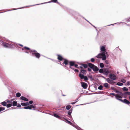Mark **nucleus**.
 Returning a JSON list of instances; mask_svg holds the SVG:
<instances>
[{"instance_id":"nucleus-1","label":"nucleus","mask_w":130,"mask_h":130,"mask_svg":"<svg viewBox=\"0 0 130 130\" xmlns=\"http://www.w3.org/2000/svg\"><path fill=\"white\" fill-rule=\"evenodd\" d=\"M87 71L84 69H81L79 75V76L81 79H84V81L85 82H87L88 80L87 76H85L84 75L86 74Z\"/></svg>"},{"instance_id":"nucleus-2","label":"nucleus","mask_w":130,"mask_h":130,"mask_svg":"<svg viewBox=\"0 0 130 130\" xmlns=\"http://www.w3.org/2000/svg\"><path fill=\"white\" fill-rule=\"evenodd\" d=\"M105 51L101 53H99L95 57L98 58H102L103 60H105L106 58V55H108V53Z\"/></svg>"},{"instance_id":"nucleus-3","label":"nucleus","mask_w":130,"mask_h":130,"mask_svg":"<svg viewBox=\"0 0 130 130\" xmlns=\"http://www.w3.org/2000/svg\"><path fill=\"white\" fill-rule=\"evenodd\" d=\"M32 56L35 57L39 59L40 57V54L37 52L32 53H31Z\"/></svg>"},{"instance_id":"nucleus-4","label":"nucleus","mask_w":130,"mask_h":130,"mask_svg":"<svg viewBox=\"0 0 130 130\" xmlns=\"http://www.w3.org/2000/svg\"><path fill=\"white\" fill-rule=\"evenodd\" d=\"M3 45L4 47L6 48H12L13 47L12 44H11L6 42L3 43Z\"/></svg>"},{"instance_id":"nucleus-5","label":"nucleus","mask_w":130,"mask_h":130,"mask_svg":"<svg viewBox=\"0 0 130 130\" xmlns=\"http://www.w3.org/2000/svg\"><path fill=\"white\" fill-rule=\"evenodd\" d=\"M32 108H33L34 109L35 108V106L30 105H29V106H27L24 107V108L25 109H31Z\"/></svg>"},{"instance_id":"nucleus-6","label":"nucleus","mask_w":130,"mask_h":130,"mask_svg":"<svg viewBox=\"0 0 130 130\" xmlns=\"http://www.w3.org/2000/svg\"><path fill=\"white\" fill-rule=\"evenodd\" d=\"M57 2V0H51V1L47 2L44 3H41V4H35V5H30V6H32L39 5V4H45V3H51V2L56 3Z\"/></svg>"},{"instance_id":"nucleus-7","label":"nucleus","mask_w":130,"mask_h":130,"mask_svg":"<svg viewBox=\"0 0 130 130\" xmlns=\"http://www.w3.org/2000/svg\"><path fill=\"white\" fill-rule=\"evenodd\" d=\"M109 78L113 80H115L116 78V76L112 73H110L109 75Z\"/></svg>"},{"instance_id":"nucleus-8","label":"nucleus","mask_w":130,"mask_h":130,"mask_svg":"<svg viewBox=\"0 0 130 130\" xmlns=\"http://www.w3.org/2000/svg\"><path fill=\"white\" fill-rule=\"evenodd\" d=\"M82 87L84 89H86L87 87V84L85 83L81 82V83Z\"/></svg>"},{"instance_id":"nucleus-9","label":"nucleus","mask_w":130,"mask_h":130,"mask_svg":"<svg viewBox=\"0 0 130 130\" xmlns=\"http://www.w3.org/2000/svg\"><path fill=\"white\" fill-rule=\"evenodd\" d=\"M106 80L107 82L109 84H114L115 83V82H113V80L110 79L109 78H106Z\"/></svg>"},{"instance_id":"nucleus-10","label":"nucleus","mask_w":130,"mask_h":130,"mask_svg":"<svg viewBox=\"0 0 130 130\" xmlns=\"http://www.w3.org/2000/svg\"><path fill=\"white\" fill-rule=\"evenodd\" d=\"M92 69L94 72H97L99 70V69L95 65H94Z\"/></svg>"},{"instance_id":"nucleus-11","label":"nucleus","mask_w":130,"mask_h":130,"mask_svg":"<svg viewBox=\"0 0 130 130\" xmlns=\"http://www.w3.org/2000/svg\"><path fill=\"white\" fill-rule=\"evenodd\" d=\"M87 76L88 77V78H89L90 79V81H92L93 80H94V79L92 77V76L91 75H87Z\"/></svg>"},{"instance_id":"nucleus-12","label":"nucleus","mask_w":130,"mask_h":130,"mask_svg":"<svg viewBox=\"0 0 130 130\" xmlns=\"http://www.w3.org/2000/svg\"><path fill=\"white\" fill-rule=\"evenodd\" d=\"M124 103L129 105L130 103V102L126 99H124L123 100V102Z\"/></svg>"},{"instance_id":"nucleus-13","label":"nucleus","mask_w":130,"mask_h":130,"mask_svg":"<svg viewBox=\"0 0 130 130\" xmlns=\"http://www.w3.org/2000/svg\"><path fill=\"white\" fill-rule=\"evenodd\" d=\"M103 86L104 87H105L106 89H108L110 87L109 85L107 83L104 84Z\"/></svg>"},{"instance_id":"nucleus-14","label":"nucleus","mask_w":130,"mask_h":130,"mask_svg":"<svg viewBox=\"0 0 130 130\" xmlns=\"http://www.w3.org/2000/svg\"><path fill=\"white\" fill-rule=\"evenodd\" d=\"M88 65L89 68L92 69L95 65L91 63H88Z\"/></svg>"},{"instance_id":"nucleus-15","label":"nucleus","mask_w":130,"mask_h":130,"mask_svg":"<svg viewBox=\"0 0 130 130\" xmlns=\"http://www.w3.org/2000/svg\"><path fill=\"white\" fill-rule=\"evenodd\" d=\"M20 99L21 100L25 101H28V99L27 98L23 96H21L20 97Z\"/></svg>"},{"instance_id":"nucleus-16","label":"nucleus","mask_w":130,"mask_h":130,"mask_svg":"<svg viewBox=\"0 0 130 130\" xmlns=\"http://www.w3.org/2000/svg\"><path fill=\"white\" fill-rule=\"evenodd\" d=\"M57 56H58L57 58L59 60L62 61L63 59V58L61 56L59 55H58Z\"/></svg>"},{"instance_id":"nucleus-17","label":"nucleus","mask_w":130,"mask_h":130,"mask_svg":"<svg viewBox=\"0 0 130 130\" xmlns=\"http://www.w3.org/2000/svg\"><path fill=\"white\" fill-rule=\"evenodd\" d=\"M53 116L56 118L62 120V119L61 118V117L56 114H54Z\"/></svg>"},{"instance_id":"nucleus-18","label":"nucleus","mask_w":130,"mask_h":130,"mask_svg":"<svg viewBox=\"0 0 130 130\" xmlns=\"http://www.w3.org/2000/svg\"><path fill=\"white\" fill-rule=\"evenodd\" d=\"M70 66H74L75 62L74 61H71L69 62Z\"/></svg>"},{"instance_id":"nucleus-19","label":"nucleus","mask_w":130,"mask_h":130,"mask_svg":"<svg viewBox=\"0 0 130 130\" xmlns=\"http://www.w3.org/2000/svg\"><path fill=\"white\" fill-rule=\"evenodd\" d=\"M115 96L117 100V99H119L120 98L121 99L122 98V96H121L118 94H116V95H115Z\"/></svg>"},{"instance_id":"nucleus-20","label":"nucleus","mask_w":130,"mask_h":130,"mask_svg":"<svg viewBox=\"0 0 130 130\" xmlns=\"http://www.w3.org/2000/svg\"><path fill=\"white\" fill-rule=\"evenodd\" d=\"M68 61L67 59H64V62L62 63V64H64L66 66L68 64Z\"/></svg>"},{"instance_id":"nucleus-21","label":"nucleus","mask_w":130,"mask_h":130,"mask_svg":"<svg viewBox=\"0 0 130 130\" xmlns=\"http://www.w3.org/2000/svg\"><path fill=\"white\" fill-rule=\"evenodd\" d=\"M83 19H85V20L87 21L91 25H92V26H93L96 29V30H98L96 29V27L94 25L92 24L90 22H89L88 20H87V19H86L84 17H82Z\"/></svg>"},{"instance_id":"nucleus-22","label":"nucleus","mask_w":130,"mask_h":130,"mask_svg":"<svg viewBox=\"0 0 130 130\" xmlns=\"http://www.w3.org/2000/svg\"><path fill=\"white\" fill-rule=\"evenodd\" d=\"M101 51H102L103 52L105 51L106 50L105 49V47L104 46H103L101 47Z\"/></svg>"},{"instance_id":"nucleus-23","label":"nucleus","mask_w":130,"mask_h":130,"mask_svg":"<svg viewBox=\"0 0 130 130\" xmlns=\"http://www.w3.org/2000/svg\"><path fill=\"white\" fill-rule=\"evenodd\" d=\"M13 100V99H12L11 101L9 100H6V102L7 103H9V104H11L12 103V101Z\"/></svg>"},{"instance_id":"nucleus-24","label":"nucleus","mask_w":130,"mask_h":130,"mask_svg":"<svg viewBox=\"0 0 130 130\" xmlns=\"http://www.w3.org/2000/svg\"><path fill=\"white\" fill-rule=\"evenodd\" d=\"M1 104L3 105L4 106H6L7 103L6 101H4L1 103Z\"/></svg>"},{"instance_id":"nucleus-25","label":"nucleus","mask_w":130,"mask_h":130,"mask_svg":"<svg viewBox=\"0 0 130 130\" xmlns=\"http://www.w3.org/2000/svg\"><path fill=\"white\" fill-rule=\"evenodd\" d=\"M17 105V102L16 101H14L13 102L12 105L13 106H16Z\"/></svg>"},{"instance_id":"nucleus-26","label":"nucleus","mask_w":130,"mask_h":130,"mask_svg":"<svg viewBox=\"0 0 130 130\" xmlns=\"http://www.w3.org/2000/svg\"><path fill=\"white\" fill-rule=\"evenodd\" d=\"M64 119L66 120L67 122V123L69 124H70V125H72V122H71L70 121L67 120V119H66L65 118H63Z\"/></svg>"},{"instance_id":"nucleus-27","label":"nucleus","mask_w":130,"mask_h":130,"mask_svg":"<svg viewBox=\"0 0 130 130\" xmlns=\"http://www.w3.org/2000/svg\"><path fill=\"white\" fill-rule=\"evenodd\" d=\"M104 73H103V74L104 75H107L109 73V71H104Z\"/></svg>"},{"instance_id":"nucleus-28","label":"nucleus","mask_w":130,"mask_h":130,"mask_svg":"<svg viewBox=\"0 0 130 130\" xmlns=\"http://www.w3.org/2000/svg\"><path fill=\"white\" fill-rule=\"evenodd\" d=\"M116 85L118 86H122L123 85V84L122 83L119 82H118L117 83Z\"/></svg>"},{"instance_id":"nucleus-29","label":"nucleus","mask_w":130,"mask_h":130,"mask_svg":"<svg viewBox=\"0 0 130 130\" xmlns=\"http://www.w3.org/2000/svg\"><path fill=\"white\" fill-rule=\"evenodd\" d=\"M122 90L124 91H128V89L126 87H124L122 88Z\"/></svg>"},{"instance_id":"nucleus-30","label":"nucleus","mask_w":130,"mask_h":130,"mask_svg":"<svg viewBox=\"0 0 130 130\" xmlns=\"http://www.w3.org/2000/svg\"><path fill=\"white\" fill-rule=\"evenodd\" d=\"M118 94L121 96H122V98L123 96L124 95V93H122L120 91Z\"/></svg>"},{"instance_id":"nucleus-31","label":"nucleus","mask_w":130,"mask_h":130,"mask_svg":"<svg viewBox=\"0 0 130 130\" xmlns=\"http://www.w3.org/2000/svg\"><path fill=\"white\" fill-rule=\"evenodd\" d=\"M100 66L101 68H102L104 67V65L103 63H101L100 64Z\"/></svg>"},{"instance_id":"nucleus-32","label":"nucleus","mask_w":130,"mask_h":130,"mask_svg":"<svg viewBox=\"0 0 130 130\" xmlns=\"http://www.w3.org/2000/svg\"><path fill=\"white\" fill-rule=\"evenodd\" d=\"M72 14L74 16H75L76 14L78 15H79V14L77 13V12L74 11H73V13H72Z\"/></svg>"},{"instance_id":"nucleus-33","label":"nucleus","mask_w":130,"mask_h":130,"mask_svg":"<svg viewBox=\"0 0 130 130\" xmlns=\"http://www.w3.org/2000/svg\"><path fill=\"white\" fill-rule=\"evenodd\" d=\"M21 95V94L20 93L18 92L16 94V96L17 97H19Z\"/></svg>"},{"instance_id":"nucleus-34","label":"nucleus","mask_w":130,"mask_h":130,"mask_svg":"<svg viewBox=\"0 0 130 130\" xmlns=\"http://www.w3.org/2000/svg\"><path fill=\"white\" fill-rule=\"evenodd\" d=\"M124 95L126 96L128 95H130V92H127L124 93Z\"/></svg>"},{"instance_id":"nucleus-35","label":"nucleus","mask_w":130,"mask_h":130,"mask_svg":"<svg viewBox=\"0 0 130 130\" xmlns=\"http://www.w3.org/2000/svg\"><path fill=\"white\" fill-rule=\"evenodd\" d=\"M82 65L84 67V68L85 69L86 68L88 67V66L87 64H82Z\"/></svg>"},{"instance_id":"nucleus-36","label":"nucleus","mask_w":130,"mask_h":130,"mask_svg":"<svg viewBox=\"0 0 130 130\" xmlns=\"http://www.w3.org/2000/svg\"><path fill=\"white\" fill-rule=\"evenodd\" d=\"M104 70L102 69H100L99 70V72L101 73H102L104 72Z\"/></svg>"},{"instance_id":"nucleus-37","label":"nucleus","mask_w":130,"mask_h":130,"mask_svg":"<svg viewBox=\"0 0 130 130\" xmlns=\"http://www.w3.org/2000/svg\"><path fill=\"white\" fill-rule=\"evenodd\" d=\"M12 106V103L6 105V107L7 108L11 107Z\"/></svg>"},{"instance_id":"nucleus-38","label":"nucleus","mask_w":130,"mask_h":130,"mask_svg":"<svg viewBox=\"0 0 130 130\" xmlns=\"http://www.w3.org/2000/svg\"><path fill=\"white\" fill-rule=\"evenodd\" d=\"M71 108V106L70 105H68L66 106V108L67 110H69Z\"/></svg>"},{"instance_id":"nucleus-39","label":"nucleus","mask_w":130,"mask_h":130,"mask_svg":"<svg viewBox=\"0 0 130 130\" xmlns=\"http://www.w3.org/2000/svg\"><path fill=\"white\" fill-rule=\"evenodd\" d=\"M72 109H70L69 110L68 112V115H71V113H72Z\"/></svg>"},{"instance_id":"nucleus-40","label":"nucleus","mask_w":130,"mask_h":130,"mask_svg":"<svg viewBox=\"0 0 130 130\" xmlns=\"http://www.w3.org/2000/svg\"><path fill=\"white\" fill-rule=\"evenodd\" d=\"M103 88V86L101 85H100L98 87V88L99 90H101Z\"/></svg>"},{"instance_id":"nucleus-41","label":"nucleus","mask_w":130,"mask_h":130,"mask_svg":"<svg viewBox=\"0 0 130 130\" xmlns=\"http://www.w3.org/2000/svg\"><path fill=\"white\" fill-rule=\"evenodd\" d=\"M5 108L4 107H0V112L4 110Z\"/></svg>"},{"instance_id":"nucleus-42","label":"nucleus","mask_w":130,"mask_h":130,"mask_svg":"<svg viewBox=\"0 0 130 130\" xmlns=\"http://www.w3.org/2000/svg\"><path fill=\"white\" fill-rule=\"evenodd\" d=\"M121 81L123 83H125L126 82V80L123 78L121 79Z\"/></svg>"},{"instance_id":"nucleus-43","label":"nucleus","mask_w":130,"mask_h":130,"mask_svg":"<svg viewBox=\"0 0 130 130\" xmlns=\"http://www.w3.org/2000/svg\"><path fill=\"white\" fill-rule=\"evenodd\" d=\"M24 48L26 49L27 50H30V48L26 46H25L24 47Z\"/></svg>"},{"instance_id":"nucleus-44","label":"nucleus","mask_w":130,"mask_h":130,"mask_svg":"<svg viewBox=\"0 0 130 130\" xmlns=\"http://www.w3.org/2000/svg\"><path fill=\"white\" fill-rule=\"evenodd\" d=\"M21 105L23 106H26V104H25V103H21Z\"/></svg>"},{"instance_id":"nucleus-45","label":"nucleus","mask_w":130,"mask_h":130,"mask_svg":"<svg viewBox=\"0 0 130 130\" xmlns=\"http://www.w3.org/2000/svg\"><path fill=\"white\" fill-rule=\"evenodd\" d=\"M34 52V53L37 52V51L36 50H31L30 53L32 52H32Z\"/></svg>"},{"instance_id":"nucleus-46","label":"nucleus","mask_w":130,"mask_h":130,"mask_svg":"<svg viewBox=\"0 0 130 130\" xmlns=\"http://www.w3.org/2000/svg\"><path fill=\"white\" fill-rule=\"evenodd\" d=\"M116 93H117V94H118L120 91H118V90H116H116H115V91H114Z\"/></svg>"},{"instance_id":"nucleus-47","label":"nucleus","mask_w":130,"mask_h":130,"mask_svg":"<svg viewBox=\"0 0 130 130\" xmlns=\"http://www.w3.org/2000/svg\"><path fill=\"white\" fill-rule=\"evenodd\" d=\"M91 61L92 62H93L95 61V59L94 58H92L91 59Z\"/></svg>"},{"instance_id":"nucleus-48","label":"nucleus","mask_w":130,"mask_h":130,"mask_svg":"<svg viewBox=\"0 0 130 130\" xmlns=\"http://www.w3.org/2000/svg\"><path fill=\"white\" fill-rule=\"evenodd\" d=\"M111 89L112 90H113L114 91H115V90H116V88H115L113 87H111Z\"/></svg>"},{"instance_id":"nucleus-49","label":"nucleus","mask_w":130,"mask_h":130,"mask_svg":"<svg viewBox=\"0 0 130 130\" xmlns=\"http://www.w3.org/2000/svg\"><path fill=\"white\" fill-rule=\"evenodd\" d=\"M126 85L127 86H129L130 85V82H127L126 83Z\"/></svg>"},{"instance_id":"nucleus-50","label":"nucleus","mask_w":130,"mask_h":130,"mask_svg":"<svg viewBox=\"0 0 130 130\" xmlns=\"http://www.w3.org/2000/svg\"><path fill=\"white\" fill-rule=\"evenodd\" d=\"M68 117L70 118H71V119L72 118V116L71 115H67V116Z\"/></svg>"},{"instance_id":"nucleus-51","label":"nucleus","mask_w":130,"mask_h":130,"mask_svg":"<svg viewBox=\"0 0 130 130\" xmlns=\"http://www.w3.org/2000/svg\"><path fill=\"white\" fill-rule=\"evenodd\" d=\"M105 62L106 64H108L109 63V62L108 60H105Z\"/></svg>"},{"instance_id":"nucleus-52","label":"nucleus","mask_w":130,"mask_h":130,"mask_svg":"<svg viewBox=\"0 0 130 130\" xmlns=\"http://www.w3.org/2000/svg\"><path fill=\"white\" fill-rule=\"evenodd\" d=\"M88 71L89 72H91L92 71L91 69V68H88Z\"/></svg>"},{"instance_id":"nucleus-53","label":"nucleus","mask_w":130,"mask_h":130,"mask_svg":"<svg viewBox=\"0 0 130 130\" xmlns=\"http://www.w3.org/2000/svg\"><path fill=\"white\" fill-rule=\"evenodd\" d=\"M110 95H112L113 96H115V95H116V94H115V93H110Z\"/></svg>"},{"instance_id":"nucleus-54","label":"nucleus","mask_w":130,"mask_h":130,"mask_svg":"<svg viewBox=\"0 0 130 130\" xmlns=\"http://www.w3.org/2000/svg\"><path fill=\"white\" fill-rule=\"evenodd\" d=\"M117 100H118L121 101V102H123V100H122L121 99H120V98L119 99H117Z\"/></svg>"},{"instance_id":"nucleus-55","label":"nucleus","mask_w":130,"mask_h":130,"mask_svg":"<svg viewBox=\"0 0 130 130\" xmlns=\"http://www.w3.org/2000/svg\"><path fill=\"white\" fill-rule=\"evenodd\" d=\"M29 102V104H31L33 103V101H30Z\"/></svg>"},{"instance_id":"nucleus-56","label":"nucleus","mask_w":130,"mask_h":130,"mask_svg":"<svg viewBox=\"0 0 130 130\" xmlns=\"http://www.w3.org/2000/svg\"><path fill=\"white\" fill-rule=\"evenodd\" d=\"M108 68H105L104 69V71H108Z\"/></svg>"},{"instance_id":"nucleus-57","label":"nucleus","mask_w":130,"mask_h":130,"mask_svg":"<svg viewBox=\"0 0 130 130\" xmlns=\"http://www.w3.org/2000/svg\"><path fill=\"white\" fill-rule=\"evenodd\" d=\"M21 107V105L20 104H18V105L17 106V107Z\"/></svg>"},{"instance_id":"nucleus-58","label":"nucleus","mask_w":130,"mask_h":130,"mask_svg":"<svg viewBox=\"0 0 130 130\" xmlns=\"http://www.w3.org/2000/svg\"><path fill=\"white\" fill-rule=\"evenodd\" d=\"M74 71L75 72H78L79 71L77 69H74Z\"/></svg>"},{"instance_id":"nucleus-59","label":"nucleus","mask_w":130,"mask_h":130,"mask_svg":"<svg viewBox=\"0 0 130 130\" xmlns=\"http://www.w3.org/2000/svg\"><path fill=\"white\" fill-rule=\"evenodd\" d=\"M80 97V96H79L78 98L77 99H76V100H75V103H76L77 102H78V98H79Z\"/></svg>"},{"instance_id":"nucleus-60","label":"nucleus","mask_w":130,"mask_h":130,"mask_svg":"<svg viewBox=\"0 0 130 130\" xmlns=\"http://www.w3.org/2000/svg\"><path fill=\"white\" fill-rule=\"evenodd\" d=\"M72 66H69V67L71 69H72L73 70H74V68H73L72 67H71Z\"/></svg>"},{"instance_id":"nucleus-61","label":"nucleus","mask_w":130,"mask_h":130,"mask_svg":"<svg viewBox=\"0 0 130 130\" xmlns=\"http://www.w3.org/2000/svg\"><path fill=\"white\" fill-rule=\"evenodd\" d=\"M74 66L76 68H77V67L78 66V65L77 64H74Z\"/></svg>"},{"instance_id":"nucleus-62","label":"nucleus","mask_w":130,"mask_h":130,"mask_svg":"<svg viewBox=\"0 0 130 130\" xmlns=\"http://www.w3.org/2000/svg\"><path fill=\"white\" fill-rule=\"evenodd\" d=\"M25 104H26V106H27V105L28 106L29 105V102L28 103V102H27Z\"/></svg>"},{"instance_id":"nucleus-63","label":"nucleus","mask_w":130,"mask_h":130,"mask_svg":"<svg viewBox=\"0 0 130 130\" xmlns=\"http://www.w3.org/2000/svg\"><path fill=\"white\" fill-rule=\"evenodd\" d=\"M76 103L75 102H73L71 103V104L72 105Z\"/></svg>"},{"instance_id":"nucleus-64","label":"nucleus","mask_w":130,"mask_h":130,"mask_svg":"<svg viewBox=\"0 0 130 130\" xmlns=\"http://www.w3.org/2000/svg\"><path fill=\"white\" fill-rule=\"evenodd\" d=\"M127 21L130 22V18H129L127 20Z\"/></svg>"}]
</instances>
